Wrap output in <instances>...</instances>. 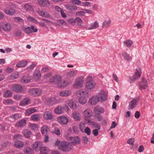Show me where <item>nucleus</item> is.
<instances>
[{
    "mask_svg": "<svg viewBox=\"0 0 154 154\" xmlns=\"http://www.w3.org/2000/svg\"><path fill=\"white\" fill-rule=\"evenodd\" d=\"M91 27H89V29H95L99 27V24L97 22L95 21L94 23H91Z\"/></svg>",
    "mask_w": 154,
    "mask_h": 154,
    "instance_id": "38",
    "label": "nucleus"
},
{
    "mask_svg": "<svg viewBox=\"0 0 154 154\" xmlns=\"http://www.w3.org/2000/svg\"><path fill=\"white\" fill-rule=\"evenodd\" d=\"M30 80L27 76L24 75L22 78L21 82L22 83L26 84L29 82Z\"/></svg>",
    "mask_w": 154,
    "mask_h": 154,
    "instance_id": "33",
    "label": "nucleus"
},
{
    "mask_svg": "<svg viewBox=\"0 0 154 154\" xmlns=\"http://www.w3.org/2000/svg\"><path fill=\"white\" fill-rule=\"evenodd\" d=\"M12 90L16 93H21L23 90V87L20 85H14L12 87Z\"/></svg>",
    "mask_w": 154,
    "mask_h": 154,
    "instance_id": "8",
    "label": "nucleus"
},
{
    "mask_svg": "<svg viewBox=\"0 0 154 154\" xmlns=\"http://www.w3.org/2000/svg\"><path fill=\"white\" fill-rule=\"evenodd\" d=\"M42 147V144L39 141L34 142L32 145V147L37 152Z\"/></svg>",
    "mask_w": 154,
    "mask_h": 154,
    "instance_id": "17",
    "label": "nucleus"
},
{
    "mask_svg": "<svg viewBox=\"0 0 154 154\" xmlns=\"http://www.w3.org/2000/svg\"><path fill=\"white\" fill-rule=\"evenodd\" d=\"M45 99L47 103H50L52 105L55 104L57 102V100L55 97H45Z\"/></svg>",
    "mask_w": 154,
    "mask_h": 154,
    "instance_id": "13",
    "label": "nucleus"
},
{
    "mask_svg": "<svg viewBox=\"0 0 154 154\" xmlns=\"http://www.w3.org/2000/svg\"><path fill=\"white\" fill-rule=\"evenodd\" d=\"M67 24V23L64 20L62 19H59L57 21V23H56V25H59L61 26L62 25H66Z\"/></svg>",
    "mask_w": 154,
    "mask_h": 154,
    "instance_id": "43",
    "label": "nucleus"
},
{
    "mask_svg": "<svg viewBox=\"0 0 154 154\" xmlns=\"http://www.w3.org/2000/svg\"><path fill=\"white\" fill-rule=\"evenodd\" d=\"M65 7L67 9L71 11L75 10L77 9V7L73 5L66 4L65 5Z\"/></svg>",
    "mask_w": 154,
    "mask_h": 154,
    "instance_id": "27",
    "label": "nucleus"
},
{
    "mask_svg": "<svg viewBox=\"0 0 154 154\" xmlns=\"http://www.w3.org/2000/svg\"><path fill=\"white\" fill-rule=\"evenodd\" d=\"M139 100V99L137 98L134 99L130 101L129 102V105L128 106L129 109H132L135 108L137 104V103L138 102Z\"/></svg>",
    "mask_w": 154,
    "mask_h": 154,
    "instance_id": "15",
    "label": "nucleus"
},
{
    "mask_svg": "<svg viewBox=\"0 0 154 154\" xmlns=\"http://www.w3.org/2000/svg\"><path fill=\"white\" fill-rule=\"evenodd\" d=\"M122 56L123 57L127 60H129L131 59V57L126 52H123L122 53Z\"/></svg>",
    "mask_w": 154,
    "mask_h": 154,
    "instance_id": "45",
    "label": "nucleus"
},
{
    "mask_svg": "<svg viewBox=\"0 0 154 154\" xmlns=\"http://www.w3.org/2000/svg\"><path fill=\"white\" fill-rule=\"evenodd\" d=\"M99 100L98 99L97 96L95 97H91L88 103L91 105H95L99 102Z\"/></svg>",
    "mask_w": 154,
    "mask_h": 154,
    "instance_id": "18",
    "label": "nucleus"
},
{
    "mask_svg": "<svg viewBox=\"0 0 154 154\" xmlns=\"http://www.w3.org/2000/svg\"><path fill=\"white\" fill-rule=\"evenodd\" d=\"M75 75V73L74 71H70L69 72H68L67 74V77L68 78H71L74 77Z\"/></svg>",
    "mask_w": 154,
    "mask_h": 154,
    "instance_id": "55",
    "label": "nucleus"
},
{
    "mask_svg": "<svg viewBox=\"0 0 154 154\" xmlns=\"http://www.w3.org/2000/svg\"><path fill=\"white\" fill-rule=\"evenodd\" d=\"M75 19V22L77 23L78 25H80V24L82 22V20L79 17H77Z\"/></svg>",
    "mask_w": 154,
    "mask_h": 154,
    "instance_id": "64",
    "label": "nucleus"
},
{
    "mask_svg": "<svg viewBox=\"0 0 154 154\" xmlns=\"http://www.w3.org/2000/svg\"><path fill=\"white\" fill-rule=\"evenodd\" d=\"M27 64V62L26 61L24 60L18 63L16 65V66L18 67H24Z\"/></svg>",
    "mask_w": 154,
    "mask_h": 154,
    "instance_id": "39",
    "label": "nucleus"
},
{
    "mask_svg": "<svg viewBox=\"0 0 154 154\" xmlns=\"http://www.w3.org/2000/svg\"><path fill=\"white\" fill-rule=\"evenodd\" d=\"M72 3L77 5H79L81 4V2L79 0H72Z\"/></svg>",
    "mask_w": 154,
    "mask_h": 154,
    "instance_id": "58",
    "label": "nucleus"
},
{
    "mask_svg": "<svg viewBox=\"0 0 154 154\" xmlns=\"http://www.w3.org/2000/svg\"><path fill=\"white\" fill-rule=\"evenodd\" d=\"M94 112L95 114H100L104 112V110L103 108L97 106L94 108Z\"/></svg>",
    "mask_w": 154,
    "mask_h": 154,
    "instance_id": "21",
    "label": "nucleus"
},
{
    "mask_svg": "<svg viewBox=\"0 0 154 154\" xmlns=\"http://www.w3.org/2000/svg\"><path fill=\"white\" fill-rule=\"evenodd\" d=\"M39 151H40V153L39 154H48L49 152V150L48 148L44 146H42V148L39 149Z\"/></svg>",
    "mask_w": 154,
    "mask_h": 154,
    "instance_id": "30",
    "label": "nucleus"
},
{
    "mask_svg": "<svg viewBox=\"0 0 154 154\" xmlns=\"http://www.w3.org/2000/svg\"><path fill=\"white\" fill-rule=\"evenodd\" d=\"M23 136L20 134H15L14 136V139L15 140H23Z\"/></svg>",
    "mask_w": 154,
    "mask_h": 154,
    "instance_id": "53",
    "label": "nucleus"
},
{
    "mask_svg": "<svg viewBox=\"0 0 154 154\" xmlns=\"http://www.w3.org/2000/svg\"><path fill=\"white\" fill-rule=\"evenodd\" d=\"M88 123L89 125L94 126L96 128L98 129V130H100V126L98 123L94 122L91 121L90 120H88Z\"/></svg>",
    "mask_w": 154,
    "mask_h": 154,
    "instance_id": "25",
    "label": "nucleus"
},
{
    "mask_svg": "<svg viewBox=\"0 0 154 154\" xmlns=\"http://www.w3.org/2000/svg\"><path fill=\"white\" fill-rule=\"evenodd\" d=\"M4 12L6 14L9 15H13L15 14V10L14 8H10L9 9H5Z\"/></svg>",
    "mask_w": 154,
    "mask_h": 154,
    "instance_id": "24",
    "label": "nucleus"
},
{
    "mask_svg": "<svg viewBox=\"0 0 154 154\" xmlns=\"http://www.w3.org/2000/svg\"><path fill=\"white\" fill-rule=\"evenodd\" d=\"M38 14L40 16L45 18H48L50 16V14L46 11H37Z\"/></svg>",
    "mask_w": 154,
    "mask_h": 154,
    "instance_id": "23",
    "label": "nucleus"
},
{
    "mask_svg": "<svg viewBox=\"0 0 154 154\" xmlns=\"http://www.w3.org/2000/svg\"><path fill=\"white\" fill-rule=\"evenodd\" d=\"M49 130L48 127L45 125H43L41 128V131L43 134H47Z\"/></svg>",
    "mask_w": 154,
    "mask_h": 154,
    "instance_id": "31",
    "label": "nucleus"
},
{
    "mask_svg": "<svg viewBox=\"0 0 154 154\" xmlns=\"http://www.w3.org/2000/svg\"><path fill=\"white\" fill-rule=\"evenodd\" d=\"M26 124V120L23 119L17 121L16 123V126L18 127H23Z\"/></svg>",
    "mask_w": 154,
    "mask_h": 154,
    "instance_id": "16",
    "label": "nucleus"
},
{
    "mask_svg": "<svg viewBox=\"0 0 154 154\" xmlns=\"http://www.w3.org/2000/svg\"><path fill=\"white\" fill-rule=\"evenodd\" d=\"M68 118L65 116H60L57 118L58 122L62 125H66L68 122Z\"/></svg>",
    "mask_w": 154,
    "mask_h": 154,
    "instance_id": "11",
    "label": "nucleus"
},
{
    "mask_svg": "<svg viewBox=\"0 0 154 154\" xmlns=\"http://www.w3.org/2000/svg\"><path fill=\"white\" fill-rule=\"evenodd\" d=\"M111 21L110 20H109L108 21H105L103 22V24L102 25V28L104 27H108L110 24L111 23Z\"/></svg>",
    "mask_w": 154,
    "mask_h": 154,
    "instance_id": "49",
    "label": "nucleus"
},
{
    "mask_svg": "<svg viewBox=\"0 0 154 154\" xmlns=\"http://www.w3.org/2000/svg\"><path fill=\"white\" fill-rule=\"evenodd\" d=\"M40 116L38 114H34L32 115L31 117V118L32 120L35 122L38 121L40 120Z\"/></svg>",
    "mask_w": 154,
    "mask_h": 154,
    "instance_id": "32",
    "label": "nucleus"
},
{
    "mask_svg": "<svg viewBox=\"0 0 154 154\" xmlns=\"http://www.w3.org/2000/svg\"><path fill=\"white\" fill-rule=\"evenodd\" d=\"M11 144V142L9 141L5 140L2 143L1 146L3 147H6L10 146Z\"/></svg>",
    "mask_w": 154,
    "mask_h": 154,
    "instance_id": "50",
    "label": "nucleus"
},
{
    "mask_svg": "<svg viewBox=\"0 0 154 154\" xmlns=\"http://www.w3.org/2000/svg\"><path fill=\"white\" fill-rule=\"evenodd\" d=\"M96 96L99 101H104L107 98V95L105 92L99 93Z\"/></svg>",
    "mask_w": 154,
    "mask_h": 154,
    "instance_id": "14",
    "label": "nucleus"
},
{
    "mask_svg": "<svg viewBox=\"0 0 154 154\" xmlns=\"http://www.w3.org/2000/svg\"><path fill=\"white\" fill-rule=\"evenodd\" d=\"M29 92L34 97H37L40 96L41 94L42 91L39 88H35L29 89Z\"/></svg>",
    "mask_w": 154,
    "mask_h": 154,
    "instance_id": "4",
    "label": "nucleus"
},
{
    "mask_svg": "<svg viewBox=\"0 0 154 154\" xmlns=\"http://www.w3.org/2000/svg\"><path fill=\"white\" fill-rule=\"evenodd\" d=\"M3 30L5 31H9L11 29V26L10 24L7 23H3L1 24Z\"/></svg>",
    "mask_w": 154,
    "mask_h": 154,
    "instance_id": "12",
    "label": "nucleus"
},
{
    "mask_svg": "<svg viewBox=\"0 0 154 154\" xmlns=\"http://www.w3.org/2000/svg\"><path fill=\"white\" fill-rule=\"evenodd\" d=\"M22 133L25 138H29L30 137L32 132L29 130L25 129L23 131Z\"/></svg>",
    "mask_w": 154,
    "mask_h": 154,
    "instance_id": "26",
    "label": "nucleus"
},
{
    "mask_svg": "<svg viewBox=\"0 0 154 154\" xmlns=\"http://www.w3.org/2000/svg\"><path fill=\"white\" fill-rule=\"evenodd\" d=\"M19 77V75L16 72L12 73L10 76V78L12 79H15Z\"/></svg>",
    "mask_w": 154,
    "mask_h": 154,
    "instance_id": "51",
    "label": "nucleus"
},
{
    "mask_svg": "<svg viewBox=\"0 0 154 154\" xmlns=\"http://www.w3.org/2000/svg\"><path fill=\"white\" fill-rule=\"evenodd\" d=\"M44 117L47 120H51L52 119L53 116L49 111L46 112L44 114Z\"/></svg>",
    "mask_w": 154,
    "mask_h": 154,
    "instance_id": "28",
    "label": "nucleus"
},
{
    "mask_svg": "<svg viewBox=\"0 0 154 154\" xmlns=\"http://www.w3.org/2000/svg\"><path fill=\"white\" fill-rule=\"evenodd\" d=\"M57 85L58 88H62L66 87L67 85L65 81L62 82L61 80L60 82H59Z\"/></svg>",
    "mask_w": 154,
    "mask_h": 154,
    "instance_id": "46",
    "label": "nucleus"
},
{
    "mask_svg": "<svg viewBox=\"0 0 154 154\" xmlns=\"http://www.w3.org/2000/svg\"><path fill=\"white\" fill-rule=\"evenodd\" d=\"M96 83L93 81L92 77H89L87 79V82L86 83V88L90 90L93 89L95 87Z\"/></svg>",
    "mask_w": 154,
    "mask_h": 154,
    "instance_id": "3",
    "label": "nucleus"
},
{
    "mask_svg": "<svg viewBox=\"0 0 154 154\" xmlns=\"http://www.w3.org/2000/svg\"><path fill=\"white\" fill-rule=\"evenodd\" d=\"M138 85L140 89L141 90L146 89L148 86V85L143 84L141 82H139Z\"/></svg>",
    "mask_w": 154,
    "mask_h": 154,
    "instance_id": "40",
    "label": "nucleus"
},
{
    "mask_svg": "<svg viewBox=\"0 0 154 154\" xmlns=\"http://www.w3.org/2000/svg\"><path fill=\"white\" fill-rule=\"evenodd\" d=\"M12 93L9 90H7L4 91L3 96L5 97H9L12 96Z\"/></svg>",
    "mask_w": 154,
    "mask_h": 154,
    "instance_id": "42",
    "label": "nucleus"
},
{
    "mask_svg": "<svg viewBox=\"0 0 154 154\" xmlns=\"http://www.w3.org/2000/svg\"><path fill=\"white\" fill-rule=\"evenodd\" d=\"M73 118L76 120L79 121L80 119L79 113H75L73 114Z\"/></svg>",
    "mask_w": 154,
    "mask_h": 154,
    "instance_id": "52",
    "label": "nucleus"
},
{
    "mask_svg": "<svg viewBox=\"0 0 154 154\" xmlns=\"http://www.w3.org/2000/svg\"><path fill=\"white\" fill-rule=\"evenodd\" d=\"M71 93L69 91L65 90L61 91L60 92V95L62 97H66L69 95Z\"/></svg>",
    "mask_w": 154,
    "mask_h": 154,
    "instance_id": "41",
    "label": "nucleus"
},
{
    "mask_svg": "<svg viewBox=\"0 0 154 154\" xmlns=\"http://www.w3.org/2000/svg\"><path fill=\"white\" fill-rule=\"evenodd\" d=\"M84 132L87 134V135H89L91 134V131L89 128L88 127H87L85 128Z\"/></svg>",
    "mask_w": 154,
    "mask_h": 154,
    "instance_id": "61",
    "label": "nucleus"
},
{
    "mask_svg": "<svg viewBox=\"0 0 154 154\" xmlns=\"http://www.w3.org/2000/svg\"><path fill=\"white\" fill-rule=\"evenodd\" d=\"M84 114L85 115V117L88 118L93 116L91 111L89 109L85 110L83 112Z\"/></svg>",
    "mask_w": 154,
    "mask_h": 154,
    "instance_id": "29",
    "label": "nucleus"
},
{
    "mask_svg": "<svg viewBox=\"0 0 154 154\" xmlns=\"http://www.w3.org/2000/svg\"><path fill=\"white\" fill-rule=\"evenodd\" d=\"M14 101L11 99L4 100L3 101V103L5 105L11 104L14 103Z\"/></svg>",
    "mask_w": 154,
    "mask_h": 154,
    "instance_id": "35",
    "label": "nucleus"
},
{
    "mask_svg": "<svg viewBox=\"0 0 154 154\" xmlns=\"http://www.w3.org/2000/svg\"><path fill=\"white\" fill-rule=\"evenodd\" d=\"M14 144L16 147L20 149L23 147L24 143L22 141L18 140H15Z\"/></svg>",
    "mask_w": 154,
    "mask_h": 154,
    "instance_id": "19",
    "label": "nucleus"
},
{
    "mask_svg": "<svg viewBox=\"0 0 154 154\" xmlns=\"http://www.w3.org/2000/svg\"><path fill=\"white\" fill-rule=\"evenodd\" d=\"M37 111V110L34 108H31L27 109L26 110V112L28 115H30L34 112H36Z\"/></svg>",
    "mask_w": 154,
    "mask_h": 154,
    "instance_id": "44",
    "label": "nucleus"
},
{
    "mask_svg": "<svg viewBox=\"0 0 154 154\" xmlns=\"http://www.w3.org/2000/svg\"><path fill=\"white\" fill-rule=\"evenodd\" d=\"M135 140L134 138H131L129 139L127 141V143L128 144L130 145H133L134 142Z\"/></svg>",
    "mask_w": 154,
    "mask_h": 154,
    "instance_id": "62",
    "label": "nucleus"
},
{
    "mask_svg": "<svg viewBox=\"0 0 154 154\" xmlns=\"http://www.w3.org/2000/svg\"><path fill=\"white\" fill-rule=\"evenodd\" d=\"M54 144L55 146H58L59 149L64 152L69 151L72 149L71 146L69 143L65 141H60L58 139H57Z\"/></svg>",
    "mask_w": 154,
    "mask_h": 154,
    "instance_id": "1",
    "label": "nucleus"
},
{
    "mask_svg": "<svg viewBox=\"0 0 154 154\" xmlns=\"http://www.w3.org/2000/svg\"><path fill=\"white\" fill-rule=\"evenodd\" d=\"M34 77L37 78L38 79L40 78L41 77V74L39 71H35L34 74Z\"/></svg>",
    "mask_w": 154,
    "mask_h": 154,
    "instance_id": "54",
    "label": "nucleus"
},
{
    "mask_svg": "<svg viewBox=\"0 0 154 154\" xmlns=\"http://www.w3.org/2000/svg\"><path fill=\"white\" fill-rule=\"evenodd\" d=\"M68 104L70 107L72 109H77L78 108V105L76 103H74L71 100H69L68 101Z\"/></svg>",
    "mask_w": 154,
    "mask_h": 154,
    "instance_id": "22",
    "label": "nucleus"
},
{
    "mask_svg": "<svg viewBox=\"0 0 154 154\" xmlns=\"http://www.w3.org/2000/svg\"><path fill=\"white\" fill-rule=\"evenodd\" d=\"M14 20L15 22H17L19 23H22L23 22V20L20 17H15Z\"/></svg>",
    "mask_w": 154,
    "mask_h": 154,
    "instance_id": "56",
    "label": "nucleus"
},
{
    "mask_svg": "<svg viewBox=\"0 0 154 154\" xmlns=\"http://www.w3.org/2000/svg\"><path fill=\"white\" fill-rule=\"evenodd\" d=\"M68 22L69 23L73 25L75 22V19L73 18H71L68 20Z\"/></svg>",
    "mask_w": 154,
    "mask_h": 154,
    "instance_id": "63",
    "label": "nucleus"
},
{
    "mask_svg": "<svg viewBox=\"0 0 154 154\" xmlns=\"http://www.w3.org/2000/svg\"><path fill=\"white\" fill-rule=\"evenodd\" d=\"M53 133L57 135L60 134V132L59 129L57 128H55L53 130Z\"/></svg>",
    "mask_w": 154,
    "mask_h": 154,
    "instance_id": "60",
    "label": "nucleus"
},
{
    "mask_svg": "<svg viewBox=\"0 0 154 154\" xmlns=\"http://www.w3.org/2000/svg\"><path fill=\"white\" fill-rule=\"evenodd\" d=\"M76 95L79 97L80 96L79 99V102L81 104H84L86 103L87 100L86 98L88 97V92L80 90L77 92Z\"/></svg>",
    "mask_w": 154,
    "mask_h": 154,
    "instance_id": "2",
    "label": "nucleus"
},
{
    "mask_svg": "<svg viewBox=\"0 0 154 154\" xmlns=\"http://www.w3.org/2000/svg\"><path fill=\"white\" fill-rule=\"evenodd\" d=\"M24 32L27 34H30L32 32H37L38 29L35 28L33 26L30 27L27 26L26 27L23 29Z\"/></svg>",
    "mask_w": 154,
    "mask_h": 154,
    "instance_id": "6",
    "label": "nucleus"
},
{
    "mask_svg": "<svg viewBox=\"0 0 154 154\" xmlns=\"http://www.w3.org/2000/svg\"><path fill=\"white\" fill-rule=\"evenodd\" d=\"M61 77L59 75H55L50 78L49 82L51 84H57V85L59 82L61 81Z\"/></svg>",
    "mask_w": 154,
    "mask_h": 154,
    "instance_id": "5",
    "label": "nucleus"
},
{
    "mask_svg": "<svg viewBox=\"0 0 154 154\" xmlns=\"http://www.w3.org/2000/svg\"><path fill=\"white\" fill-rule=\"evenodd\" d=\"M20 115L19 114L17 113L14 115H12L11 116V118L15 120H17L20 118Z\"/></svg>",
    "mask_w": 154,
    "mask_h": 154,
    "instance_id": "57",
    "label": "nucleus"
},
{
    "mask_svg": "<svg viewBox=\"0 0 154 154\" xmlns=\"http://www.w3.org/2000/svg\"><path fill=\"white\" fill-rule=\"evenodd\" d=\"M37 2L41 7H47L50 4V1L48 0H38Z\"/></svg>",
    "mask_w": 154,
    "mask_h": 154,
    "instance_id": "9",
    "label": "nucleus"
},
{
    "mask_svg": "<svg viewBox=\"0 0 154 154\" xmlns=\"http://www.w3.org/2000/svg\"><path fill=\"white\" fill-rule=\"evenodd\" d=\"M133 43L132 41L130 39L125 40L124 42V45L128 48H130Z\"/></svg>",
    "mask_w": 154,
    "mask_h": 154,
    "instance_id": "36",
    "label": "nucleus"
},
{
    "mask_svg": "<svg viewBox=\"0 0 154 154\" xmlns=\"http://www.w3.org/2000/svg\"><path fill=\"white\" fill-rule=\"evenodd\" d=\"M83 81V78H78L75 81V83L73 85L74 88H77L78 87H82V86Z\"/></svg>",
    "mask_w": 154,
    "mask_h": 154,
    "instance_id": "7",
    "label": "nucleus"
},
{
    "mask_svg": "<svg viewBox=\"0 0 154 154\" xmlns=\"http://www.w3.org/2000/svg\"><path fill=\"white\" fill-rule=\"evenodd\" d=\"M136 72H135L134 77H130L129 78L131 81H134L138 79H139L141 75V72H140V69H139V70L137 69H136Z\"/></svg>",
    "mask_w": 154,
    "mask_h": 154,
    "instance_id": "10",
    "label": "nucleus"
},
{
    "mask_svg": "<svg viewBox=\"0 0 154 154\" xmlns=\"http://www.w3.org/2000/svg\"><path fill=\"white\" fill-rule=\"evenodd\" d=\"M27 20L31 22H33L34 23H36L37 21L34 18L29 16L27 17Z\"/></svg>",
    "mask_w": 154,
    "mask_h": 154,
    "instance_id": "59",
    "label": "nucleus"
},
{
    "mask_svg": "<svg viewBox=\"0 0 154 154\" xmlns=\"http://www.w3.org/2000/svg\"><path fill=\"white\" fill-rule=\"evenodd\" d=\"M94 117L95 120L98 121H100L102 120L103 118L102 116L100 114H95Z\"/></svg>",
    "mask_w": 154,
    "mask_h": 154,
    "instance_id": "48",
    "label": "nucleus"
},
{
    "mask_svg": "<svg viewBox=\"0 0 154 154\" xmlns=\"http://www.w3.org/2000/svg\"><path fill=\"white\" fill-rule=\"evenodd\" d=\"M30 102V100L29 98H26L21 102L20 105L21 106H25L28 105Z\"/></svg>",
    "mask_w": 154,
    "mask_h": 154,
    "instance_id": "37",
    "label": "nucleus"
},
{
    "mask_svg": "<svg viewBox=\"0 0 154 154\" xmlns=\"http://www.w3.org/2000/svg\"><path fill=\"white\" fill-rule=\"evenodd\" d=\"M69 140L71 141L72 143L75 145L79 144L80 142V139L77 136L73 137H69Z\"/></svg>",
    "mask_w": 154,
    "mask_h": 154,
    "instance_id": "20",
    "label": "nucleus"
},
{
    "mask_svg": "<svg viewBox=\"0 0 154 154\" xmlns=\"http://www.w3.org/2000/svg\"><path fill=\"white\" fill-rule=\"evenodd\" d=\"M25 9L27 11H34L31 5L27 4H26L24 6Z\"/></svg>",
    "mask_w": 154,
    "mask_h": 154,
    "instance_id": "47",
    "label": "nucleus"
},
{
    "mask_svg": "<svg viewBox=\"0 0 154 154\" xmlns=\"http://www.w3.org/2000/svg\"><path fill=\"white\" fill-rule=\"evenodd\" d=\"M55 113L57 114H60L63 113L62 107L61 106H58L55 109Z\"/></svg>",
    "mask_w": 154,
    "mask_h": 154,
    "instance_id": "34",
    "label": "nucleus"
}]
</instances>
